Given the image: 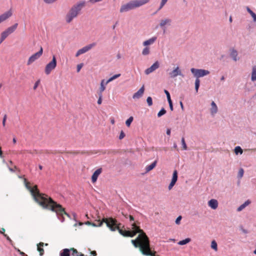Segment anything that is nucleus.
Listing matches in <instances>:
<instances>
[{"mask_svg":"<svg viewBox=\"0 0 256 256\" xmlns=\"http://www.w3.org/2000/svg\"><path fill=\"white\" fill-rule=\"evenodd\" d=\"M24 182L26 187L30 191L34 200L42 208L56 212L58 218L62 222H63L64 220V214L70 217V215L64 211V208H62L61 205L57 204L50 198L48 197V196L40 194L36 186L32 188L28 186V183L26 182V178H24Z\"/></svg>","mask_w":256,"mask_h":256,"instance_id":"obj_1","label":"nucleus"},{"mask_svg":"<svg viewBox=\"0 0 256 256\" xmlns=\"http://www.w3.org/2000/svg\"><path fill=\"white\" fill-rule=\"evenodd\" d=\"M200 79H196L195 80V90L196 92H198V88L200 86Z\"/></svg>","mask_w":256,"mask_h":256,"instance_id":"obj_34","label":"nucleus"},{"mask_svg":"<svg viewBox=\"0 0 256 256\" xmlns=\"http://www.w3.org/2000/svg\"><path fill=\"white\" fill-rule=\"evenodd\" d=\"M218 112V108L216 104L212 101L211 102V108L210 109V112L212 116H214Z\"/></svg>","mask_w":256,"mask_h":256,"instance_id":"obj_18","label":"nucleus"},{"mask_svg":"<svg viewBox=\"0 0 256 256\" xmlns=\"http://www.w3.org/2000/svg\"><path fill=\"white\" fill-rule=\"evenodd\" d=\"M244 170L242 168H240L238 171V176L240 178H242L243 176Z\"/></svg>","mask_w":256,"mask_h":256,"instance_id":"obj_41","label":"nucleus"},{"mask_svg":"<svg viewBox=\"0 0 256 256\" xmlns=\"http://www.w3.org/2000/svg\"><path fill=\"white\" fill-rule=\"evenodd\" d=\"M211 248L213 249L215 252L218 251V244L216 240H213L211 242V245H210Z\"/></svg>","mask_w":256,"mask_h":256,"instance_id":"obj_30","label":"nucleus"},{"mask_svg":"<svg viewBox=\"0 0 256 256\" xmlns=\"http://www.w3.org/2000/svg\"><path fill=\"white\" fill-rule=\"evenodd\" d=\"M110 122H111V123L112 124H114V119L111 120Z\"/></svg>","mask_w":256,"mask_h":256,"instance_id":"obj_64","label":"nucleus"},{"mask_svg":"<svg viewBox=\"0 0 256 256\" xmlns=\"http://www.w3.org/2000/svg\"><path fill=\"white\" fill-rule=\"evenodd\" d=\"M4 232H5V229L4 228H2L0 230V233L4 234Z\"/></svg>","mask_w":256,"mask_h":256,"instance_id":"obj_55","label":"nucleus"},{"mask_svg":"<svg viewBox=\"0 0 256 256\" xmlns=\"http://www.w3.org/2000/svg\"><path fill=\"white\" fill-rule=\"evenodd\" d=\"M192 73L196 78V79H199L200 77H203L210 74V72L208 70L203 69H196L192 68L190 69Z\"/></svg>","mask_w":256,"mask_h":256,"instance_id":"obj_7","label":"nucleus"},{"mask_svg":"<svg viewBox=\"0 0 256 256\" xmlns=\"http://www.w3.org/2000/svg\"><path fill=\"white\" fill-rule=\"evenodd\" d=\"M72 252L71 253V254L72 256H78V252L76 250L74 249V248H72L70 249V252Z\"/></svg>","mask_w":256,"mask_h":256,"instance_id":"obj_40","label":"nucleus"},{"mask_svg":"<svg viewBox=\"0 0 256 256\" xmlns=\"http://www.w3.org/2000/svg\"><path fill=\"white\" fill-rule=\"evenodd\" d=\"M176 182H172L171 180V182L170 183V184H169L168 186V190H170L174 186V185L175 184Z\"/></svg>","mask_w":256,"mask_h":256,"instance_id":"obj_48","label":"nucleus"},{"mask_svg":"<svg viewBox=\"0 0 256 256\" xmlns=\"http://www.w3.org/2000/svg\"><path fill=\"white\" fill-rule=\"evenodd\" d=\"M120 76V74H116L114 75L113 76H112V77H110L107 80H106V82H108L109 83L110 82L112 81L113 80H114L119 78Z\"/></svg>","mask_w":256,"mask_h":256,"instance_id":"obj_31","label":"nucleus"},{"mask_svg":"<svg viewBox=\"0 0 256 256\" xmlns=\"http://www.w3.org/2000/svg\"><path fill=\"white\" fill-rule=\"evenodd\" d=\"M168 1V0H162L158 11L161 10L164 7V6L166 4L167 2Z\"/></svg>","mask_w":256,"mask_h":256,"instance_id":"obj_37","label":"nucleus"},{"mask_svg":"<svg viewBox=\"0 0 256 256\" xmlns=\"http://www.w3.org/2000/svg\"><path fill=\"white\" fill-rule=\"evenodd\" d=\"M180 105L181 108L183 110H184V106H183L182 102H180Z\"/></svg>","mask_w":256,"mask_h":256,"instance_id":"obj_58","label":"nucleus"},{"mask_svg":"<svg viewBox=\"0 0 256 256\" xmlns=\"http://www.w3.org/2000/svg\"><path fill=\"white\" fill-rule=\"evenodd\" d=\"M57 0H44V2L46 4H52L56 2Z\"/></svg>","mask_w":256,"mask_h":256,"instance_id":"obj_43","label":"nucleus"},{"mask_svg":"<svg viewBox=\"0 0 256 256\" xmlns=\"http://www.w3.org/2000/svg\"><path fill=\"white\" fill-rule=\"evenodd\" d=\"M91 223H92V222H90L88 221V222H85V224H88V225H91Z\"/></svg>","mask_w":256,"mask_h":256,"instance_id":"obj_60","label":"nucleus"},{"mask_svg":"<svg viewBox=\"0 0 256 256\" xmlns=\"http://www.w3.org/2000/svg\"><path fill=\"white\" fill-rule=\"evenodd\" d=\"M252 18H253L254 22H256V14L254 12L250 14Z\"/></svg>","mask_w":256,"mask_h":256,"instance_id":"obj_52","label":"nucleus"},{"mask_svg":"<svg viewBox=\"0 0 256 256\" xmlns=\"http://www.w3.org/2000/svg\"><path fill=\"white\" fill-rule=\"evenodd\" d=\"M57 62L55 56H53L52 60L46 66L44 72L46 75L50 74L52 70L55 69L56 66Z\"/></svg>","mask_w":256,"mask_h":256,"instance_id":"obj_6","label":"nucleus"},{"mask_svg":"<svg viewBox=\"0 0 256 256\" xmlns=\"http://www.w3.org/2000/svg\"><path fill=\"white\" fill-rule=\"evenodd\" d=\"M132 229L133 230L132 231L123 230L120 229L118 226V228L116 230H118L119 232L124 236L133 237L136 233H140L136 240H132V243L136 248L139 247L140 248V242L142 241V240H143L144 237H146L148 241H149L146 234L134 224H132Z\"/></svg>","mask_w":256,"mask_h":256,"instance_id":"obj_2","label":"nucleus"},{"mask_svg":"<svg viewBox=\"0 0 256 256\" xmlns=\"http://www.w3.org/2000/svg\"><path fill=\"white\" fill-rule=\"evenodd\" d=\"M40 83V80H38L35 82L34 86V90H36L38 88Z\"/></svg>","mask_w":256,"mask_h":256,"instance_id":"obj_49","label":"nucleus"},{"mask_svg":"<svg viewBox=\"0 0 256 256\" xmlns=\"http://www.w3.org/2000/svg\"><path fill=\"white\" fill-rule=\"evenodd\" d=\"M190 241H191V239L190 238H186L184 240L179 241L178 242V245L182 246V245H184V244H188Z\"/></svg>","mask_w":256,"mask_h":256,"instance_id":"obj_28","label":"nucleus"},{"mask_svg":"<svg viewBox=\"0 0 256 256\" xmlns=\"http://www.w3.org/2000/svg\"><path fill=\"white\" fill-rule=\"evenodd\" d=\"M168 75L172 78H174L178 76H183L182 71L178 66L174 68L172 72H170Z\"/></svg>","mask_w":256,"mask_h":256,"instance_id":"obj_11","label":"nucleus"},{"mask_svg":"<svg viewBox=\"0 0 256 256\" xmlns=\"http://www.w3.org/2000/svg\"><path fill=\"white\" fill-rule=\"evenodd\" d=\"M166 113V110H164V108H162L161 109V110L158 112V116L160 117L161 116H163Z\"/></svg>","mask_w":256,"mask_h":256,"instance_id":"obj_38","label":"nucleus"},{"mask_svg":"<svg viewBox=\"0 0 256 256\" xmlns=\"http://www.w3.org/2000/svg\"><path fill=\"white\" fill-rule=\"evenodd\" d=\"M12 16V11L9 10L0 15V24L6 21Z\"/></svg>","mask_w":256,"mask_h":256,"instance_id":"obj_10","label":"nucleus"},{"mask_svg":"<svg viewBox=\"0 0 256 256\" xmlns=\"http://www.w3.org/2000/svg\"><path fill=\"white\" fill-rule=\"evenodd\" d=\"M42 52H43V49H42V48L41 46L40 48V50L38 52L32 54L28 58V62H27V64H26L27 65L29 66V65L31 64L32 63H33L36 60L38 59L42 55Z\"/></svg>","mask_w":256,"mask_h":256,"instance_id":"obj_8","label":"nucleus"},{"mask_svg":"<svg viewBox=\"0 0 256 256\" xmlns=\"http://www.w3.org/2000/svg\"><path fill=\"white\" fill-rule=\"evenodd\" d=\"M102 94H98V104H101L102 102Z\"/></svg>","mask_w":256,"mask_h":256,"instance_id":"obj_42","label":"nucleus"},{"mask_svg":"<svg viewBox=\"0 0 256 256\" xmlns=\"http://www.w3.org/2000/svg\"><path fill=\"white\" fill-rule=\"evenodd\" d=\"M134 118L132 116H130L126 122V124L127 126H130Z\"/></svg>","mask_w":256,"mask_h":256,"instance_id":"obj_35","label":"nucleus"},{"mask_svg":"<svg viewBox=\"0 0 256 256\" xmlns=\"http://www.w3.org/2000/svg\"><path fill=\"white\" fill-rule=\"evenodd\" d=\"M91 255L90 256H96V251H92L91 252Z\"/></svg>","mask_w":256,"mask_h":256,"instance_id":"obj_56","label":"nucleus"},{"mask_svg":"<svg viewBox=\"0 0 256 256\" xmlns=\"http://www.w3.org/2000/svg\"><path fill=\"white\" fill-rule=\"evenodd\" d=\"M246 10L249 12L250 14L253 12L248 7L246 8Z\"/></svg>","mask_w":256,"mask_h":256,"instance_id":"obj_57","label":"nucleus"},{"mask_svg":"<svg viewBox=\"0 0 256 256\" xmlns=\"http://www.w3.org/2000/svg\"><path fill=\"white\" fill-rule=\"evenodd\" d=\"M164 93L166 96L168 101L171 100L169 92L167 90H164Z\"/></svg>","mask_w":256,"mask_h":256,"instance_id":"obj_45","label":"nucleus"},{"mask_svg":"<svg viewBox=\"0 0 256 256\" xmlns=\"http://www.w3.org/2000/svg\"><path fill=\"white\" fill-rule=\"evenodd\" d=\"M238 54L236 50L234 48H232L230 50V56L232 58V59L235 61L236 62L238 60Z\"/></svg>","mask_w":256,"mask_h":256,"instance_id":"obj_19","label":"nucleus"},{"mask_svg":"<svg viewBox=\"0 0 256 256\" xmlns=\"http://www.w3.org/2000/svg\"><path fill=\"white\" fill-rule=\"evenodd\" d=\"M144 48H143L142 52V55L144 56H148L150 53V46H144Z\"/></svg>","mask_w":256,"mask_h":256,"instance_id":"obj_24","label":"nucleus"},{"mask_svg":"<svg viewBox=\"0 0 256 256\" xmlns=\"http://www.w3.org/2000/svg\"><path fill=\"white\" fill-rule=\"evenodd\" d=\"M86 2L81 0L74 4L69 10L65 16L66 23H70L78 16L81 14L82 10L86 6Z\"/></svg>","mask_w":256,"mask_h":256,"instance_id":"obj_3","label":"nucleus"},{"mask_svg":"<svg viewBox=\"0 0 256 256\" xmlns=\"http://www.w3.org/2000/svg\"><path fill=\"white\" fill-rule=\"evenodd\" d=\"M102 0H89V2L92 4L102 2Z\"/></svg>","mask_w":256,"mask_h":256,"instance_id":"obj_50","label":"nucleus"},{"mask_svg":"<svg viewBox=\"0 0 256 256\" xmlns=\"http://www.w3.org/2000/svg\"><path fill=\"white\" fill-rule=\"evenodd\" d=\"M44 245V243L40 242L37 244V250L40 252V256H42L44 254V250L42 248Z\"/></svg>","mask_w":256,"mask_h":256,"instance_id":"obj_22","label":"nucleus"},{"mask_svg":"<svg viewBox=\"0 0 256 256\" xmlns=\"http://www.w3.org/2000/svg\"><path fill=\"white\" fill-rule=\"evenodd\" d=\"M4 236L6 238L7 240H10V238H9V237L6 234H4Z\"/></svg>","mask_w":256,"mask_h":256,"instance_id":"obj_62","label":"nucleus"},{"mask_svg":"<svg viewBox=\"0 0 256 256\" xmlns=\"http://www.w3.org/2000/svg\"><path fill=\"white\" fill-rule=\"evenodd\" d=\"M20 254L22 256H24L26 255V254L22 252H20Z\"/></svg>","mask_w":256,"mask_h":256,"instance_id":"obj_59","label":"nucleus"},{"mask_svg":"<svg viewBox=\"0 0 256 256\" xmlns=\"http://www.w3.org/2000/svg\"><path fill=\"white\" fill-rule=\"evenodd\" d=\"M208 206L212 210H216L218 206V201L216 199H211L208 202Z\"/></svg>","mask_w":256,"mask_h":256,"instance_id":"obj_15","label":"nucleus"},{"mask_svg":"<svg viewBox=\"0 0 256 256\" xmlns=\"http://www.w3.org/2000/svg\"><path fill=\"white\" fill-rule=\"evenodd\" d=\"M144 86H142L138 90V92H136L133 94L132 98L134 100L140 98H141L142 96V95L144 93Z\"/></svg>","mask_w":256,"mask_h":256,"instance_id":"obj_13","label":"nucleus"},{"mask_svg":"<svg viewBox=\"0 0 256 256\" xmlns=\"http://www.w3.org/2000/svg\"><path fill=\"white\" fill-rule=\"evenodd\" d=\"M156 160H155L150 165L148 166L146 168V172H148L152 170L156 166Z\"/></svg>","mask_w":256,"mask_h":256,"instance_id":"obj_26","label":"nucleus"},{"mask_svg":"<svg viewBox=\"0 0 256 256\" xmlns=\"http://www.w3.org/2000/svg\"><path fill=\"white\" fill-rule=\"evenodd\" d=\"M96 44L94 42L78 50L76 54V56L78 57L80 54H82L88 52V50H91L93 47H94L96 46Z\"/></svg>","mask_w":256,"mask_h":256,"instance_id":"obj_9","label":"nucleus"},{"mask_svg":"<svg viewBox=\"0 0 256 256\" xmlns=\"http://www.w3.org/2000/svg\"><path fill=\"white\" fill-rule=\"evenodd\" d=\"M157 37L156 36H152L150 38L144 41L142 43L143 46H148L150 45L154 44L156 40Z\"/></svg>","mask_w":256,"mask_h":256,"instance_id":"obj_17","label":"nucleus"},{"mask_svg":"<svg viewBox=\"0 0 256 256\" xmlns=\"http://www.w3.org/2000/svg\"><path fill=\"white\" fill-rule=\"evenodd\" d=\"M9 170L12 172H14V170L12 168H9Z\"/></svg>","mask_w":256,"mask_h":256,"instance_id":"obj_63","label":"nucleus"},{"mask_svg":"<svg viewBox=\"0 0 256 256\" xmlns=\"http://www.w3.org/2000/svg\"><path fill=\"white\" fill-rule=\"evenodd\" d=\"M130 220L131 221H133L134 220V218L132 216H130Z\"/></svg>","mask_w":256,"mask_h":256,"instance_id":"obj_61","label":"nucleus"},{"mask_svg":"<svg viewBox=\"0 0 256 256\" xmlns=\"http://www.w3.org/2000/svg\"><path fill=\"white\" fill-rule=\"evenodd\" d=\"M108 84V82L106 83V81L104 80H102L100 83V87L99 88V92L98 94H102V92L105 90L106 88V86Z\"/></svg>","mask_w":256,"mask_h":256,"instance_id":"obj_20","label":"nucleus"},{"mask_svg":"<svg viewBox=\"0 0 256 256\" xmlns=\"http://www.w3.org/2000/svg\"><path fill=\"white\" fill-rule=\"evenodd\" d=\"M146 102L148 106H151L152 104V98L150 96H148L146 98Z\"/></svg>","mask_w":256,"mask_h":256,"instance_id":"obj_39","label":"nucleus"},{"mask_svg":"<svg viewBox=\"0 0 256 256\" xmlns=\"http://www.w3.org/2000/svg\"><path fill=\"white\" fill-rule=\"evenodd\" d=\"M98 224H96V223H91V225L94 226H101L104 222L108 228H110L112 231H115L118 226L116 224V221L112 218H103L102 221L98 220Z\"/></svg>","mask_w":256,"mask_h":256,"instance_id":"obj_5","label":"nucleus"},{"mask_svg":"<svg viewBox=\"0 0 256 256\" xmlns=\"http://www.w3.org/2000/svg\"><path fill=\"white\" fill-rule=\"evenodd\" d=\"M160 67V63L158 61L154 62L150 68H146L144 73L146 75L158 69Z\"/></svg>","mask_w":256,"mask_h":256,"instance_id":"obj_12","label":"nucleus"},{"mask_svg":"<svg viewBox=\"0 0 256 256\" xmlns=\"http://www.w3.org/2000/svg\"><path fill=\"white\" fill-rule=\"evenodd\" d=\"M83 65L84 64L82 63L80 64L77 65V66H76L77 72H79L81 68L83 66Z\"/></svg>","mask_w":256,"mask_h":256,"instance_id":"obj_44","label":"nucleus"},{"mask_svg":"<svg viewBox=\"0 0 256 256\" xmlns=\"http://www.w3.org/2000/svg\"><path fill=\"white\" fill-rule=\"evenodd\" d=\"M181 142H182L183 150H187V146L186 143L184 138V137L182 138Z\"/></svg>","mask_w":256,"mask_h":256,"instance_id":"obj_36","label":"nucleus"},{"mask_svg":"<svg viewBox=\"0 0 256 256\" xmlns=\"http://www.w3.org/2000/svg\"><path fill=\"white\" fill-rule=\"evenodd\" d=\"M124 136H125V134H124V132L122 130V131L120 132V136H119V139H120V140H122V139Z\"/></svg>","mask_w":256,"mask_h":256,"instance_id":"obj_47","label":"nucleus"},{"mask_svg":"<svg viewBox=\"0 0 256 256\" xmlns=\"http://www.w3.org/2000/svg\"><path fill=\"white\" fill-rule=\"evenodd\" d=\"M150 2V0H134L123 4L121 6L120 12L121 13L127 12L140 7Z\"/></svg>","mask_w":256,"mask_h":256,"instance_id":"obj_4","label":"nucleus"},{"mask_svg":"<svg viewBox=\"0 0 256 256\" xmlns=\"http://www.w3.org/2000/svg\"><path fill=\"white\" fill-rule=\"evenodd\" d=\"M8 36L9 34L6 30L2 32L0 34V44H1Z\"/></svg>","mask_w":256,"mask_h":256,"instance_id":"obj_27","label":"nucleus"},{"mask_svg":"<svg viewBox=\"0 0 256 256\" xmlns=\"http://www.w3.org/2000/svg\"><path fill=\"white\" fill-rule=\"evenodd\" d=\"M250 202L249 200L246 201L243 204L239 206L237 208L238 212H240L244 209L246 206L250 204Z\"/></svg>","mask_w":256,"mask_h":256,"instance_id":"obj_25","label":"nucleus"},{"mask_svg":"<svg viewBox=\"0 0 256 256\" xmlns=\"http://www.w3.org/2000/svg\"><path fill=\"white\" fill-rule=\"evenodd\" d=\"M18 26V23H15L12 26L8 28L5 30L6 32L10 35L11 34L13 33L17 28Z\"/></svg>","mask_w":256,"mask_h":256,"instance_id":"obj_21","label":"nucleus"},{"mask_svg":"<svg viewBox=\"0 0 256 256\" xmlns=\"http://www.w3.org/2000/svg\"><path fill=\"white\" fill-rule=\"evenodd\" d=\"M6 116L4 115V118H3V120H2V124H3V126L5 125V122H6Z\"/></svg>","mask_w":256,"mask_h":256,"instance_id":"obj_53","label":"nucleus"},{"mask_svg":"<svg viewBox=\"0 0 256 256\" xmlns=\"http://www.w3.org/2000/svg\"><path fill=\"white\" fill-rule=\"evenodd\" d=\"M251 80L252 82L256 81V65L254 66L252 68Z\"/></svg>","mask_w":256,"mask_h":256,"instance_id":"obj_23","label":"nucleus"},{"mask_svg":"<svg viewBox=\"0 0 256 256\" xmlns=\"http://www.w3.org/2000/svg\"><path fill=\"white\" fill-rule=\"evenodd\" d=\"M168 102L170 108V110L172 111L173 110V106H172V100H168Z\"/></svg>","mask_w":256,"mask_h":256,"instance_id":"obj_51","label":"nucleus"},{"mask_svg":"<svg viewBox=\"0 0 256 256\" xmlns=\"http://www.w3.org/2000/svg\"><path fill=\"white\" fill-rule=\"evenodd\" d=\"M167 135L168 136H170V133H171V130H170V128H168L166 130V132Z\"/></svg>","mask_w":256,"mask_h":256,"instance_id":"obj_54","label":"nucleus"},{"mask_svg":"<svg viewBox=\"0 0 256 256\" xmlns=\"http://www.w3.org/2000/svg\"><path fill=\"white\" fill-rule=\"evenodd\" d=\"M70 250L65 248L63 252L60 254V256H70Z\"/></svg>","mask_w":256,"mask_h":256,"instance_id":"obj_29","label":"nucleus"},{"mask_svg":"<svg viewBox=\"0 0 256 256\" xmlns=\"http://www.w3.org/2000/svg\"><path fill=\"white\" fill-rule=\"evenodd\" d=\"M234 152L236 154H242L243 152V150L240 146H237L234 148Z\"/></svg>","mask_w":256,"mask_h":256,"instance_id":"obj_33","label":"nucleus"},{"mask_svg":"<svg viewBox=\"0 0 256 256\" xmlns=\"http://www.w3.org/2000/svg\"><path fill=\"white\" fill-rule=\"evenodd\" d=\"M182 216H178L176 218V222H175L176 224H180V220H182Z\"/></svg>","mask_w":256,"mask_h":256,"instance_id":"obj_46","label":"nucleus"},{"mask_svg":"<svg viewBox=\"0 0 256 256\" xmlns=\"http://www.w3.org/2000/svg\"><path fill=\"white\" fill-rule=\"evenodd\" d=\"M172 23V20L170 18H166L160 20V26L164 28L166 26H170Z\"/></svg>","mask_w":256,"mask_h":256,"instance_id":"obj_16","label":"nucleus"},{"mask_svg":"<svg viewBox=\"0 0 256 256\" xmlns=\"http://www.w3.org/2000/svg\"><path fill=\"white\" fill-rule=\"evenodd\" d=\"M178 180V172L176 170L174 171L172 181L176 183Z\"/></svg>","mask_w":256,"mask_h":256,"instance_id":"obj_32","label":"nucleus"},{"mask_svg":"<svg viewBox=\"0 0 256 256\" xmlns=\"http://www.w3.org/2000/svg\"><path fill=\"white\" fill-rule=\"evenodd\" d=\"M102 172V168H99L97 169L92 174V183H94L97 180L98 176Z\"/></svg>","mask_w":256,"mask_h":256,"instance_id":"obj_14","label":"nucleus"}]
</instances>
